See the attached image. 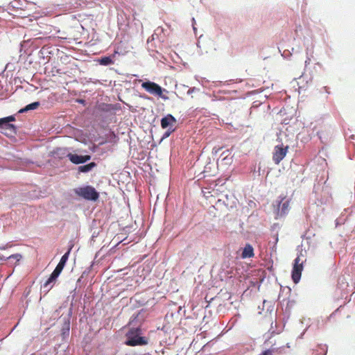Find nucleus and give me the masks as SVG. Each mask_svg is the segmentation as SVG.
I'll use <instances>...</instances> for the list:
<instances>
[{"instance_id": "obj_10", "label": "nucleus", "mask_w": 355, "mask_h": 355, "mask_svg": "<svg viewBox=\"0 0 355 355\" xmlns=\"http://www.w3.org/2000/svg\"><path fill=\"white\" fill-rule=\"evenodd\" d=\"M60 275L59 273H57L54 270L50 275L49 278L47 279V281L43 284V288H46V291H50L53 286V283L56 281V279Z\"/></svg>"}, {"instance_id": "obj_7", "label": "nucleus", "mask_w": 355, "mask_h": 355, "mask_svg": "<svg viewBox=\"0 0 355 355\" xmlns=\"http://www.w3.org/2000/svg\"><path fill=\"white\" fill-rule=\"evenodd\" d=\"M67 157L69 158L71 162L75 164H79L85 163L91 159V156L89 155H78L77 154L69 153Z\"/></svg>"}, {"instance_id": "obj_15", "label": "nucleus", "mask_w": 355, "mask_h": 355, "mask_svg": "<svg viewBox=\"0 0 355 355\" xmlns=\"http://www.w3.org/2000/svg\"><path fill=\"white\" fill-rule=\"evenodd\" d=\"M98 62L101 65L107 66V65L113 64L114 61L112 60V59L110 57L105 56V57L101 58L98 60Z\"/></svg>"}, {"instance_id": "obj_9", "label": "nucleus", "mask_w": 355, "mask_h": 355, "mask_svg": "<svg viewBox=\"0 0 355 355\" xmlns=\"http://www.w3.org/2000/svg\"><path fill=\"white\" fill-rule=\"evenodd\" d=\"M284 200L282 199L277 205V215L280 216L286 214L289 209L290 201L288 200L284 201Z\"/></svg>"}, {"instance_id": "obj_11", "label": "nucleus", "mask_w": 355, "mask_h": 355, "mask_svg": "<svg viewBox=\"0 0 355 355\" xmlns=\"http://www.w3.org/2000/svg\"><path fill=\"white\" fill-rule=\"evenodd\" d=\"M254 255V249L252 246L250 244H246L241 254V257L243 259L251 258L253 257Z\"/></svg>"}, {"instance_id": "obj_17", "label": "nucleus", "mask_w": 355, "mask_h": 355, "mask_svg": "<svg viewBox=\"0 0 355 355\" xmlns=\"http://www.w3.org/2000/svg\"><path fill=\"white\" fill-rule=\"evenodd\" d=\"M175 130V128L170 127L168 130L165 132L164 137H168L172 132H173Z\"/></svg>"}, {"instance_id": "obj_1", "label": "nucleus", "mask_w": 355, "mask_h": 355, "mask_svg": "<svg viewBox=\"0 0 355 355\" xmlns=\"http://www.w3.org/2000/svg\"><path fill=\"white\" fill-rule=\"evenodd\" d=\"M141 331L139 328H130L125 334L126 340L125 344L128 346L146 345L148 340L141 336Z\"/></svg>"}, {"instance_id": "obj_18", "label": "nucleus", "mask_w": 355, "mask_h": 355, "mask_svg": "<svg viewBox=\"0 0 355 355\" xmlns=\"http://www.w3.org/2000/svg\"><path fill=\"white\" fill-rule=\"evenodd\" d=\"M259 355H273V350L266 349V350L263 351V352H261Z\"/></svg>"}, {"instance_id": "obj_12", "label": "nucleus", "mask_w": 355, "mask_h": 355, "mask_svg": "<svg viewBox=\"0 0 355 355\" xmlns=\"http://www.w3.org/2000/svg\"><path fill=\"white\" fill-rule=\"evenodd\" d=\"M96 166V164L95 162H90L88 164L79 166L78 171L82 173H87L92 170Z\"/></svg>"}, {"instance_id": "obj_16", "label": "nucleus", "mask_w": 355, "mask_h": 355, "mask_svg": "<svg viewBox=\"0 0 355 355\" xmlns=\"http://www.w3.org/2000/svg\"><path fill=\"white\" fill-rule=\"evenodd\" d=\"M8 259H15L16 261H19L21 259V255L20 254H14L8 257Z\"/></svg>"}, {"instance_id": "obj_14", "label": "nucleus", "mask_w": 355, "mask_h": 355, "mask_svg": "<svg viewBox=\"0 0 355 355\" xmlns=\"http://www.w3.org/2000/svg\"><path fill=\"white\" fill-rule=\"evenodd\" d=\"M39 105H40V103L39 102L32 103L28 104V105H26L24 108L20 110L19 112L22 113V112H27V111L31 110H35V109H37L39 107Z\"/></svg>"}, {"instance_id": "obj_6", "label": "nucleus", "mask_w": 355, "mask_h": 355, "mask_svg": "<svg viewBox=\"0 0 355 355\" xmlns=\"http://www.w3.org/2000/svg\"><path fill=\"white\" fill-rule=\"evenodd\" d=\"M14 121H15V118L13 116H9L5 118L0 119V128L9 130L10 133H15V126L13 124L10 123V122Z\"/></svg>"}, {"instance_id": "obj_4", "label": "nucleus", "mask_w": 355, "mask_h": 355, "mask_svg": "<svg viewBox=\"0 0 355 355\" xmlns=\"http://www.w3.org/2000/svg\"><path fill=\"white\" fill-rule=\"evenodd\" d=\"M288 150V146H284L283 144L275 147L272 153V160L275 164H279L286 157Z\"/></svg>"}, {"instance_id": "obj_19", "label": "nucleus", "mask_w": 355, "mask_h": 355, "mask_svg": "<svg viewBox=\"0 0 355 355\" xmlns=\"http://www.w3.org/2000/svg\"><path fill=\"white\" fill-rule=\"evenodd\" d=\"M62 270H63V269H62V268H60V266H57L55 267V268L54 269V271H55V272H56L57 273L60 274V273H61V272L62 271Z\"/></svg>"}, {"instance_id": "obj_3", "label": "nucleus", "mask_w": 355, "mask_h": 355, "mask_svg": "<svg viewBox=\"0 0 355 355\" xmlns=\"http://www.w3.org/2000/svg\"><path fill=\"white\" fill-rule=\"evenodd\" d=\"M141 87L150 94L157 96L164 100L168 99L167 96L163 95V92L166 90L154 82L150 80L143 82Z\"/></svg>"}, {"instance_id": "obj_13", "label": "nucleus", "mask_w": 355, "mask_h": 355, "mask_svg": "<svg viewBox=\"0 0 355 355\" xmlns=\"http://www.w3.org/2000/svg\"><path fill=\"white\" fill-rule=\"evenodd\" d=\"M70 251H71V248L69 249V250L61 257L60 262L57 265L58 266H60L62 269L64 268V267L69 259V255L70 254Z\"/></svg>"}, {"instance_id": "obj_5", "label": "nucleus", "mask_w": 355, "mask_h": 355, "mask_svg": "<svg viewBox=\"0 0 355 355\" xmlns=\"http://www.w3.org/2000/svg\"><path fill=\"white\" fill-rule=\"evenodd\" d=\"M303 269L302 263H300V259L297 257L295 259V263L292 271V279L295 283H298Z\"/></svg>"}, {"instance_id": "obj_2", "label": "nucleus", "mask_w": 355, "mask_h": 355, "mask_svg": "<svg viewBox=\"0 0 355 355\" xmlns=\"http://www.w3.org/2000/svg\"><path fill=\"white\" fill-rule=\"evenodd\" d=\"M73 191L78 196L87 200L96 201L99 198L98 192L92 186L76 188Z\"/></svg>"}, {"instance_id": "obj_8", "label": "nucleus", "mask_w": 355, "mask_h": 355, "mask_svg": "<svg viewBox=\"0 0 355 355\" xmlns=\"http://www.w3.org/2000/svg\"><path fill=\"white\" fill-rule=\"evenodd\" d=\"M176 122L177 121L173 115L168 114L161 119V127L164 129L167 128H169L170 127L173 128Z\"/></svg>"}]
</instances>
